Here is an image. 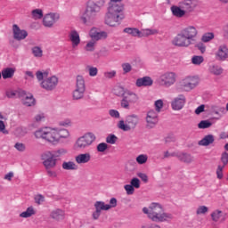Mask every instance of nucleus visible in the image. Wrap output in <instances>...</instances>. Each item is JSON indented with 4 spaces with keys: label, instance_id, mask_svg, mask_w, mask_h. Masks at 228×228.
Returning <instances> with one entry per match:
<instances>
[{
    "label": "nucleus",
    "instance_id": "nucleus-51",
    "mask_svg": "<svg viewBox=\"0 0 228 228\" xmlns=\"http://www.w3.org/2000/svg\"><path fill=\"white\" fill-rule=\"evenodd\" d=\"M117 140L118 138L115 134H110L106 138V142L110 143V145H115V143H117Z\"/></svg>",
    "mask_w": 228,
    "mask_h": 228
},
{
    "label": "nucleus",
    "instance_id": "nucleus-10",
    "mask_svg": "<svg viewBox=\"0 0 228 228\" xmlns=\"http://www.w3.org/2000/svg\"><path fill=\"white\" fill-rule=\"evenodd\" d=\"M138 124H140V117L136 114H132L126 117V121L119 120L117 126L121 131L127 132L136 129Z\"/></svg>",
    "mask_w": 228,
    "mask_h": 228
},
{
    "label": "nucleus",
    "instance_id": "nucleus-60",
    "mask_svg": "<svg viewBox=\"0 0 228 228\" xmlns=\"http://www.w3.org/2000/svg\"><path fill=\"white\" fill-rule=\"evenodd\" d=\"M130 185L138 190V188H140V179L136 177L133 178L130 182Z\"/></svg>",
    "mask_w": 228,
    "mask_h": 228
},
{
    "label": "nucleus",
    "instance_id": "nucleus-46",
    "mask_svg": "<svg viewBox=\"0 0 228 228\" xmlns=\"http://www.w3.org/2000/svg\"><path fill=\"white\" fill-rule=\"evenodd\" d=\"M211 126H213V123H211V121L202 120L199 123L198 127L199 129H208L211 127Z\"/></svg>",
    "mask_w": 228,
    "mask_h": 228
},
{
    "label": "nucleus",
    "instance_id": "nucleus-30",
    "mask_svg": "<svg viewBox=\"0 0 228 228\" xmlns=\"http://www.w3.org/2000/svg\"><path fill=\"white\" fill-rule=\"evenodd\" d=\"M3 79H10L13 77L15 74V69L13 68H6L1 72Z\"/></svg>",
    "mask_w": 228,
    "mask_h": 228
},
{
    "label": "nucleus",
    "instance_id": "nucleus-4",
    "mask_svg": "<svg viewBox=\"0 0 228 228\" xmlns=\"http://www.w3.org/2000/svg\"><path fill=\"white\" fill-rule=\"evenodd\" d=\"M199 30L195 26L183 28L172 40L175 47H190L195 42Z\"/></svg>",
    "mask_w": 228,
    "mask_h": 228
},
{
    "label": "nucleus",
    "instance_id": "nucleus-23",
    "mask_svg": "<svg viewBox=\"0 0 228 228\" xmlns=\"http://www.w3.org/2000/svg\"><path fill=\"white\" fill-rule=\"evenodd\" d=\"M153 84L154 80H152L151 77H142L137 78L135 86H137V88H142V86H152Z\"/></svg>",
    "mask_w": 228,
    "mask_h": 228
},
{
    "label": "nucleus",
    "instance_id": "nucleus-62",
    "mask_svg": "<svg viewBox=\"0 0 228 228\" xmlns=\"http://www.w3.org/2000/svg\"><path fill=\"white\" fill-rule=\"evenodd\" d=\"M109 115H110L112 118H120V112H118L117 110H110Z\"/></svg>",
    "mask_w": 228,
    "mask_h": 228
},
{
    "label": "nucleus",
    "instance_id": "nucleus-17",
    "mask_svg": "<svg viewBox=\"0 0 228 228\" xmlns=\"http://www.w3.org/2000/svg\"><path fill=\"white\" fill-rule=\"evenodd\" d=\"M43 159H45L43 162L45 168H54L56 167V159L51 151L44 153Z\"/></svg>",
    "mask_w": 228,
    "mask_h": 228
},
{
    "label": "nucleus",
    "instance_id": "nucleus-56",
    "mask_svg": "<svg viewBox=\"0 0 228 228\" xmlns=\"http://www.w3.org/2000/svg\"><path fill=\"white\" fill-rule=\"evenodd\" d=\"M34 120L35 122H44V120H45V114L44 113H38L34 117Z\"/></svg>",
    "mask_w": 228,
    "mask_h": 228
},
{
    "label": "nucleus",
    "instance_id": "nucleus-41",
    "mask_svg": "<svg viewBox=\"0 0 228 228\" xmlns=\"http://www.w3.org/2000/svg\"><path fill=\"white\" fill-rule=\"evenodd\" d=\"M209 72H211V74H214L215 76H220V74L224 72V69L219 66L213 65L209 67Z\"/></svg>",
    "mask_w": 228,
    "mask_h": 228
},
{
    "label": "nucleus",
    "instance_id": "nucleus-6",
    "mask_svg": "<svg viewBox=\"0 0 228 228\" xmlns=\"http://www.w3.org/2000/svg\"><path fill=\"white\" fill-rule=\"evenodd\" d=\"M49 69H41L36 72V77L40 83L41 88L46 92H53L58 86V77L51 76L49 77Z\"/></svg>",
    "mask_w": 228,
    "mask_h": 228
},
{
    "label": "nucleus",
    "instance_id": "nucleus-58",
    "mask_svg": "<svg viewBox=\"0 0 228 228\" xmlns=\"http://www.w3.org/2000/svg\"><path fill=\"white\" fill-rule=\"evenodd\" d=\"M117 199L116 198H111L110 200V204H106V206L108 207V210L110 211V209L113 208H117Z\"/></svg>",
    "mask_w": 228,
    "mask_h": 228
},
{
    "label": "nucleus",
    "instance_id": "nucleus-44",
    "mask_svg": "<svg viewBox=\"0 0 228 228\" xmlns=\"http://www.w3.org/2000/svg\"><path fill=\"white\" fill-rule=\"evenodd\" d=\"M86 69L88 70V74H89L90 77H95V76H97V74H99V69H97V67L87 66Z\"/></svg>",
    "mask_w": 228,
    "mask_h": 228
},
{
    "label": "nucleus",
    "instance_id": "nucleus-5",
    "mask_svg": "<svg viewBox=\"0 0 228 228\" xmlns=\"http://www.w3.org/2000/svg\"><path fill=\"white\" fill-rule=\"evenodd\" d=\"M142 212L152 222H168V220H172V215L163 212V207L159 203H151L149 208H143Z\"/></svg>",
    "mask_w": 228,
    "mask_h": 228
},
{
    "label": "nucleus",
    "instance_id": "nucleus-63",
    "mask_svg": "<svg viewBox=\"0 0 228 228\" xmlns=\"http://www.w3.org/2000/svg\"><path fill=\"white\" fill-rule=\"evenodd\" d=\"M117 76V71L111 70V71H107L104 73V77H107V79H111L112 77H115Z\"/></svg>",
    "mask_w": 228,
    "mask_h": 228
},
{
    "label": "nucleus",
    "instance_id": "nucleus-39",
    "mask_svg": "<svg viewBox=\"0 0 228 228\" xmlns=\"http://www.w3.org/2000/svg\"><path fill=\"white\" fill-rule=\"evenodd\" d=\"M191 63L196 66L202 65V63H204V57L201 55H194L191 57Z\"/></svg>",
    "mask_w": 228,
    "mask_h": 228
},
{
    "label": "nucleus",
    "instance_id": "nucleus-50",
    "mask_svg": "<svg viewBox=\"0 0 228 228\" xmlns=\"http://www.w3.org/2000/svg\"><path fill=\"white\" fill-rule=\"evenodd\" d=\"M221 216H222V211L220 210H216L211 214V217L214 222H218Z\"/></svg>",
    "mask_w": 228,
    "mask_h": 228
},
{
    "label": "nucleus",
    "instance_id": "nucleus-31",
    "mask_svg": "<svg viewBox=\"0 0 228 228\" xmlns=\"http://www.w3.org/2000/svg\"><path fill=\"white\" fill-rule=\"evenodd\" d=\"M35 208L33 206L28 207L26 211L20 214V218H31L33 215H36Z\"/></svg>",
    "mask_w": 228,
    "mask_h": 228
},
{
    "label": "nucleus",
    "instance_id": "nucleus-59",
    "mask_svg": "<svg viewBox=\"0 0 228 228\" xmlns=\"http://www.w3.org/2000/svg\"><path fill=\"white\" fill-rule=\"evenodd\" d=\"M124 188L126 191V195H133V193H134V188L131 185V183L125 185Z\"/></svg>",
    "mask_w": 228,
    "mask_h": 228
},
{
    "label": "nucleus",
    "instance_id": "nucleus-8",
    "mask_svg": "<svg viewBox=\"0 0 228 228\" xmlns=\"http://www.w3.org/2000/svg\"><path fill=\"white\" fill-rule=\"evenodd\" d=\"M95 140H97L95 134L87 132L76 139L72 149L76 151H86V149H88V147H92V145H94Z\"/></svg>",
    "mask_w": 228,
    "mask_h": 228
},
{
    "label": "nucleus",
    "instance_id": "nucleus-34",
    "mask_svg": "<svg viewBox=\"0 0 228 228\" xmlns=\"http://www.w3.org/2000/svg\"><path fill=\"white\" fill-rule=\"evenodd\" d=\"M31 53L34 58L40 59L44 56V50H42V47L40 46H33L31 48Z\"/></svg>",
    "mask_w": 228,
    "mask_h": 228
},
{
    "label": "nucleus",
    "instance_id": "nucleus-40",
    "mask_svg": "<svg viewBox=\"0 0 228 228\" xmlns=\"http://www.w3.org/2000/svg\"><path fill=\"white\" fill-rule=\"evenodd\" d=\"M149 159V156L147 154H140L136 157L135 161L138 165H145Z\"/></svg>",
    "mask_w": 228,
    "mask_h": 228
},
{
    "label": "nucleus",
    "instance_id": "nucleus-2",
    "mask_svg": "<svg viewBox=\"0 0 228 228\" xmlns=\"http://www.w3.org/2000/svg\"><path fill=\"white\" fill-rule=\"evenodd\" d=\"M106 4V0H90L86 8L81 10L78 14V19L84 26H94L97 20V15L101 13L102 6Z\"/></svg>",
    "mask_w": 228,
    "mask_h": 228
},
{
    "label": "nucleus",
    "instance_id": "nucleus-38",
    "mask_svg": "<svg viewBox=\"0 0 228 228\" xmlns=\"http://www.w3.org/2000/svg\"><path fill=\"white\" fill-rule=\"evenodd\" d=\"M31 15L34 20H39L44 17V11L42 9H35L31 12Z\"/></svg>",
    "mask_w": 228,
    "mask_h": 228
},
{
    "label": "nucleus",
    "instance_id": "nucleus-64",
    "mask_svg": "<svg viewBox=\"0 0 228 228\" xmlns=\"http://www.w3.org/2000/svg\"><path fill=\"white\" fill-rule=\"evenodd\" d=\"M221 161L224 164V167H225V165H227V163H228V153L227 152H224L222 154Z\"/></svg>",
    "mask_w": 228,
    "mask_h": 228
},
{
    "label": "nucleus",
    "instance_id": "nucleus-33",
    "mask_svg": "<svg viewBox=\"0 0 228 228\" xmlns=\"http://www.w3.org/2000/svg\"><path fill=\"white\" fill-rule=\"evenodd\" d=\"M176 156L183 163H191L193 161V157L188 153H178Z\"/></svg>",
    "mask_w": 228,
    "mask_h": 228
},
{
    "label": "nucleus",
    "instance_id": "nucleus-47",
    "mask_svg": "<svg viewBox=\"0 0 228 228\" xmlns=\"http://www.w3.org/2000/svg\"><path fill=\"white\" fill-rule=\"evenodd\" d=\"M209 211V208L206 206H200L196 209V215L200 216V215H206Z\"/></svg>",
    "mask_w": 228,
    "mask_h": 228
},
{
    "label": "nucleus",
    "instance_id": "nucleus-22",
    "mask_svg": "<svg viewBox=\"0 0 228 228\" xmlns=\"http://www.w3.org/2000/svg\"><path fill=\"white\" fill-rule=\"evenodd\" d=\"M75 161L77 165H86L92 161V155L90 152L80 153L75 157Z\"/></svg>",
    "mask_w": 228,
    "mask_h": 228
},
{
    "label": "nucleus",
    "instance_id": "nucleus-49",
    "mask_svg": "<svg viewBox=\"0 0 228 228\" xmlns=\"http://www.w3.org/2000/svg\"><path fill=\"white\" fill-rule=\"evenodd\" d=\"M212 110L215 115H220V113H222V115H225V107L214 106L212 107Z\"/></svg>",
    "mask_w": 228,
    "mask_h": 228
},
{
    "label": "nucleus",
    "instance_id": "nucleus-52",
    "mask_svg": "<svg viewBox=\"0 0 228 228\" xmlns=\"http://www.w3.org/2000/svg\"><path fill=\"white\" fill-rule=\"evenodd\" d=\"M65 154H67V150L63 148L55 151L54 153H53V158H60V156H65Z\"/></svg>",
    "mask_w": 228,
    "mask_h": 228
},
{
    "label": "nucleus",
    "instance_id": "nucleus-35",
    "mask_svg": "<svg viewBox=\"0 0 228 228\" xmlns=\"http://www.w3.org/2000/svg\"><path fill=\"white\" fill-rule=\"evenodd\" d=\"M94 209L98 211V213H102V211H109L108 207L104 201H96L94 203Z\"/></svg>",
    "mask_w": 228,
    "mask_h": 228
},
{
    "label": "nucleus",
    "instance_id": "nucleus-25",
    "mask_svg": "<svg viewBox=\"0 0 228 228\" xmlns=\"http://www.w3.org/2000/svg\"><path fill=\"white\" fill-rule=\"evenodd\" d=\"M50 217L56 222H61V220L65 219V211L60 208H56L50 213Z\"/></svg>",
    "mask_w": 228,
    "mask_h": 228
},
{
    "label": "nucleus",
    "instance_id": "nucleus-13",
    "mask_svg": "<svg viewBox=\"0 0 228 228\" xmlns=\"http://www.w3.org/2000/svg\"><path fill=\"white\" fill-rule=\"evenodd\" d=\"M58 20H60V13L50 12L44 16L43 24L45 28H53V26H54Z\"/></svg>",
    "mask_w": 228,
    "mask_h": 228
},
{
    "label": "nucleus",
    "instance_id": "nucleus-21",
    "mask_svg": "<svg viewBox=\"0 0 228 228\" xmlns=\"http://www.w3.org/2000/svg\"><path fill=\"white\" fill-rule=\"evenodd\" d=\"M216 59L218 61H227L228 60V48L225 45H219L216 53Z\"/></svg>",
    "mask_w": 228,
    "mask_h": 228
},
{
    "label": "nucleus",
    "instance_id": "nucleus-1",
    "mask_svg": "<svg viewBox=\"0 0 228 228\" xmlns=\"http://www.w3.org/2000/svg\"><path fill=\"white\" fill-rule=\"evenodd\" d=\"M37 140H44L51 145H58L63 140H70V131L66 128L43 126L34 132Z\"/></svg>",
    "mask_w": 228,
    "mask_h": 228
},
{
    "label": "nucleus",
    "instance_id": "nucleus-3",
    "mask_svg": "<svg viewBox=\"0 0 228 228\" xmlns=\"http://www.w3.org/2000/svg\"><path fill=\"white\" fill-rule=\"evenodd\" d=\"M122 0H110L108 12L105 14V24L114 28L118 26L124 19V6L121 4Z\"/></svg>",
    "mask_w": 228,
    "mask_h": 228
},
{
    "label": "nucleus",
    "instance_id": "nucleus-7",
    "mask_svg": "<svg viewBox=\"0 0 228 228\" xmlns=\"http://www.w3.org/2000/svg\"><path fill=\"white\" fill-rule=\"evenodd\" d=\"M118 90L119 94L118 95H121L122 97L120 104L124 110H130L131 106H134V104L140 102V96L134 91L122 87H118Z\"/></svg>",
    "mask_w": 228,
    "mask_h": 228
},
{
    "label": "nucleus",
    "instance_id": "nucleus-48",
    "mask_svg": "<svg viewBox=\"0 0 228 228\" xmlns=\"http://www.w3.org/2000/svg\"><path fill=\"white\" fill-rule=\"evenodd\" d=\"M124 74H129L133 70V66L129 62H124L121 64Z\"/></svg>",
    "mask_w": 228,
    "mask_h": 228
},
{
    "label": "nucleus",
    "instance_id": "nucleus-53",
    "mask_svg": "<svg viewBox=\"0 0 228 228\" xmlns=\"http://www.w3.org/2000/svg\"><path fill=\"white\" fill-rule=\"evenodd\" d=\"M62 127H70L72 126V120L70 118H66L59 123Z\"/></svg>",
    "mask_w": 228,
    "mask_h": 228
},
{
    "label": "nucleus",
    "instance_id": "nucleus-36",
    "mask_svg": "<svg viewBox=\"0 0 228 228\" xmlns=\"http://www.w3.org/2000/svg\"><path fill=\"white\" fill-rule=\"evenodd\" d=\"M157 29L143 28L140 30V38H142V37H151V35H157Z\"/></svg>",
    "mask_w": 228,
    "mask_h": 228
},
{
    "label": "nucleus",
    "instance_id": "nucleus-29",
    "mask_svg": "<svg viewBox=\"0 0 228 228\" xmlns=\"http://www.w3.org/2000/svg\"><path fill=\"white\" fill-rule=\"evenodd\" d=\"M96 45H97V41H94L93 39H91L86 42L84 50L86 51V53H94V51H95Z\"/></svg>",
    "mask_w": 228,
    "mask_h": 228
},
{
    "label": "nucleus",
    "instance_id": "nucleus-32",
    "mask_svg": "<svg viewBox=\"0 0 228 228\" xmlns=\"http://www.w3.org/2000/svg\"><path fill=\"white\" fill-rule=\"evenodd\" d=\"M77 164H76L74 161H64L62 163L63 170H77Z\"/></svg>",
    "mask_w": 228,
    "mask_h": 228
},
{
    "label": "nucleus",
    "instance_id": "nucleus-27",
    "mask_svg": "<svg viewBox=\"0 0 228 228\" xmlns=\"http://www.w3.org/2000/svg\"><path fill=\"white\" fill-rule=\"evenodd\" d=\"M22 97V104L24 106H28V107H30V106H35L36 104V101H35V97H33V94H23Z\"/></svg>",
    "mask_w": 228,
    "mask_h": 228
},
{
    "label": "nucleus",
    "instance_id": "nucleus-42",
    "mask_svg": "<svg viewBox=\"0 0 228 228\" xmlns=\"http://www.w3.org/2000/svg\"><path fill=\"white\" fill-rule=\"evenodd\" d=\"M163 106H164V102L163 100L159 99L155 101L154 102V111H156V113H161V110H163Z\"/></svg>",
    "mask_w": 228,
    "mask_h": 228
},
{
    "label": "nucleus",
    "instance_id": "nucleus-11",
    "mask_svg": "<svg viewBox=\"0 0 228 228\" xmlns=\"http://www.w3.org/2000/svg\"><path fill=\"white\" fill-rule=\"evenodd\" d=\"M177 81V74L174 71L164 72L157 78V83L159 86H164L165 88H170L174 86Z\"/></svg>",
    "mask_w": 228,
    "mask_h": 228
},
{
    "label": "nucleus",
    "instance_id": "nucleus-16",
    "mask_svg": "<svg viewBox=\"0 0 228 228\" xmlns=\"http://www.w3.org/2000/svg\"><path fill=\"white\" fill-rule=\"evenodd\" d=\"M179 5L185 11V13H191L199 6V0H182Z\"/></svg>",
    "mask_w": 228,
    "mask_h": 228
},
{
    "label": "nucleus",
    "instance_id": "nucleus-12",
    "mask_svg": "<svg viewBox=\"0 0 228 228\" xmlns=\"http://www.w3.org/2000/svg\"><path fill=\"white\" fill-rule=\"evenodd\" d=\"M86 92V85L85 84V77L78 75L76 77V87L72 93L73 101H79L85 97Z\"/></svg>",
    "mask_w": 228,
    "mask_h": 228
},
{
    "label": "nucleus",
    "instance_id": "nucleus-9",
    "mask_svg": "<svg viewBox=\"0 0 228 228\" xmlns=\"http://www.w3.org/2000/svg\"><path fill=\"white\" fill-rule=\"evenodd\" d=\"M200 85V77L199 75H187L179 82V87L182 92H191Z\"/></svg>",
    "mask_w": 228,
    "mask_h": 228
},
{
    "label": "nucleus",
    "instance_id": "nucleus-45",
    "mask_svg": "<svg viewBox=\"0 0 228 228\" xmlns=\"http://www.w3.org/2000/svg\"><path fill=\"white\" fill-rule=\"evenodd\" d=\"M215 38V34L213 32H207L201 37V40L205 43L211 42Z\"/></svg>",
    "mask_w": 228,
    "mask_h": 228
},
{
    "label": "nucleus",
    "instance_id": "nucleus-19",
    "mask_svg": "<svg viewBox=\"0 0 228 228\" xmlns=\"http://www.w3.org/2000/svg\"><path fill=\"white\" fill-rule=\"evenodd\" d=\"M89 37L91 40H94V42H99V40L108 38V33H106L105 31H99L97 28H92L89 31Z\"/></svg>",
    "mask_w": 228,
    "mask_h": 228
},
{
    "label": "nucleus",
    "instance_id": "nucleus-57",
    "mask_svg": "<svg viewBox=\"0 0 228 228\" xmlns=\"http://www.w3.org/2000/svg\"><path fill=\"white\" fill-rule=\"evenodd\" d=\"M224 168H225V166H218L216 169V175L217 179H222L224 177Z\"/></svg>",
    "mask_w": 228,
    "mask_h": 228
},
{
    "label": "nucleus",
    "instance_id": "nucleus-37",
    "mask_svg": "<svg viewBox=\"0 0 228 228\" xmlns=\"http://www.w3.org/2000/svg\"><path fill=\"white\" fill-rule=\"evenodd\" d=\"M124 33H127V35H131V37H138L140 38V29L135 28H126L124 29Z\"/></svg>",
    "mask_w": 228,
    "mask_h": 228
},
{
    "label": "nucleus",
    "instance_id": "nucleus-61",
    "mask_svg": "<svg viewBox=\"0 0 228 228\" xmlns=\"http://www.w3.org/2000/svg\"><path fill=\"white\" fill-rule=\"evenodd\" d=\"M34 200H35L36 204H38V206H40V204H42V202H44L45 200V199L44 198L43 195L37 194L35 196Z\"/></svg>",
    "mask_w": 228,
    "mask_h": 228
},
{
    "label": "nucleus",
    "instance_id": "nucleus-18",
    "mask_svg": "<svg viewBox=\"0 0 228 228\" xmlns=\"http://www.w3.org/2000/svg\"><path fill=\"white\" fill-rule=\"evenodd\" d=\"M68 37L71 43V47L73 49H77V47H79V44H81V37L79 36V32H77L76 29H71Z\"/></svg>",
    "mask_w": 228,
    "mask_h": 228
},
{
    "label": "nucleus",
    "instance_id": "nucleus-26",
    "mask_svg": "<svg viewBox=\"0 0 228 228\" xmlns=\"http://www.w3.org/2000/svg\"><path fill=\"white\" fill-rule=\"evenodd\" d=\"M8 99H16V97H23L26 95V91L23 90H7L5 93Z\"/></svg>",
    "mask_w": 228,
    "mask_h": 228
},
{
    "label": "nucleus",
    "instance_id": "nucleus-15",
    "mask_svg": "<svg viewBox=\"0 0 228 228\" xmlns=\"http://www.w3.org/2000/svg\"><path fill=\"white\" fill-rule=\"evenodd\" d=\"M158 112H156L154 110H150L146 114V127H149L150 129H152L153 127H156V125L158 124L159 118H158Z\"/></svg>",
    "mask_w": 228,
    "mask_h": 228
},
{
    "label": "nucleus",
    "instance_id": "nucleus-43",
    "mask_svg": "<svg viewBox=\"0 0 228 228\" xmlns=\"http://www.w3.org/2000/svg\"><path fill=\"white\" fill-rule=\"evenodd\" d=\"M16 136H19L20 138L22 136H26L28 134V128L24 126H20L16 128L15 130Z\"/></svg>",
    "mask_w": 228,
    "mask_h": 228
},
{
    "label": "nucleus",
    "instance_id": "nucleus-54",
    "mask_svg": "<svg viewBox=\"0 0 228 228\" xmlns=\"http://www.w3.org/2000/svg\"><path fill=\"white\" fill-rule=\"evenodd\" d=\"M96 149L98 152H104L108 150V144L106 142L99 143Z\"/></svg>",
    "mask_w": 228,
    "mask_h": 228
},
{
    "label": "nucleus",
    "instance_id": "nucleus-14",
    "mask_svg": "<svg viewBox=\"0 0 228 228\" xmlns=\"http://www.w3.org/2000/svg\"><path fill=\"white\" fill-rule=\"evenodd\" d=\"M186 104V96L184 94H179L175 97L171 102V108L174 111H181Z\"/></svg>",
    "mask_w": 228,
    "mask_h": 228
},
{
    "label": "nucleus",
    "instance_id": "nucleus-28",
    "mask_svg": "<svg viewBox=\"0 0 228 228\" xmlns=\"http://www.w3.org/2000/svg\"><path fill=\"white\" fill-rule=\"evenodd\" d=\"M213 142H215V136H213V134H208L199 142V145H201L202 147H208V145H211Z\"/></svg>",
    "mask_w": 228,
    "mask_h": 228
},
{
    "label": "nucleus",
    "instance_id": "nucleus-55",
    "mask_svg": "<svg viewBox=\"0 0 228 228\" xmlns=\"http://www.w3.org/2000/svg\"><path fill=\"white\" fill-rule=\"evenodd\" d=\"M14 148L16 151H19L20 152H24L26 151V145L22 142H16Z\"/></svg>",
    "mask_w": 228,
    "mask_h": 228
},
{
    "label": "nucleus",
    "instance_id": "nucleus-24",
    "mask_svg": "<svg viewBox=\"0 0 228 228\" xmlns=\"http://www.w3.org/2000/svg\"><path fill=\"white\" fill-rule=\"evenodd\" d=\"M172 15L177 19H183L186 15V11L181 8V5H173L170 8Z\"/></svg>",
    "mask_w": 228,
    "mask_h": 228
},
{
    "label": "nucleus",
    "instance_id": "nucleus-20",
    "mask_svg": "<svg viewBox=\"0 0 228 228\" xmlns=\"http://www.w3.org/2000/svg\"><path fill=\"white\" fill-rule=\"evenodd\" d=\"M12 35L14 40L18 41L26 40V38H28V31L25 29H20L17 24L12 25Z\"/></svg>",
    "mask_w": 228,
    "mask_h": 228
}]
</instances>
